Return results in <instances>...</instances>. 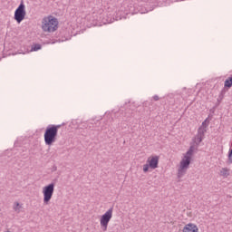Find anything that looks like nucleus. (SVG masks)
Instances as JSON below:
<instances>
[{"label":"nucleus","instance_id":"obj_1","mask_svg":"<svg viewBox=\"0 0 232 232\" xmlns=\"http://www.w3.org/2000/svg\"><path fill=\"white\" fill-rule=\"evenodd\" d=\"M193 151H195V147L190 146L189 150L186 152L184 158L181 160L178 170L179 179H181V177L186 175V171H188V168H189V164H191V157H193Z\"/></svg>","mask_w":232,"mask_h":232},{"label":"nucleus","instance_id":"obj_2","mask_svg":"<svg viewBox=\"0 0 232 232\" xmlns=\"http://www.w3.org/2000/svg\"><path fill=\"white\" fill-rule=\"evenodd\" d=\"M61 125H49L44 134V143L46 146H52L57 140V133Z\"/></svg>","mask_w":232,"mask_h":232},{"label":"nucleus","instance_id":"obj_3","mask_svg":"<svg viewBox=\"0 0 232 232\" xmlns=\"http://www.w3.org/2000/svg\"><path fill=\"white\" fill-rule=\"evenodd\" d=\"M59 26V21L57 18L50 15L43 18L42 20V30L44 32H47L48 34H52L55 32Z\"/></svg>","mask_w":232,"mask_h":232},{"label":"nucleus","instance_id":"obj_4","mask_svg":"<svg viewBox=\"0 0 232 232\" xmlns=\"http://www.w3.org/2000/svg\"><path fill=\"white\" fill-rule=\"evenodd\" d=\"M53 191H55V183H50L43 188L44 206H48L50 204V200H52V198L53 197Z\"/></svg>","mask_w":232,"mask_h":232},{"label":"nucleus","instance_id":"obj_5","mask_svg":"<svg viewBox=\"0 0 232 232\" xmlns=\"http://www.w3.org/2000/svg\"><path fill=\"white\" fill-rule=\"evenodd\" d=\"M113 217V208H109L101 218L100 225L102 231H108V224H110V220Z\"/></svg>","mask_w":232,"mask_h":232},{"label":"nucleus","instance_id":"obj_6","mask_svg":"<svg viewBox=\"0 0 232 232\" xmlns=\"http://www.w3.org/2000/svg\"><path fill=\"white\" fill-rule=\"evenodd\" d=\"M26 16V10L24 6V3L21 2L19 6L14 11V19L17 23H21L24 20V17Z\"/></svg>","mask_w":232,"mask_h":232},{"label":"nucleus","instance_id":"obj_7","mask_svg":"<svg viewBox=\"0 0 232 232\" xmlns=\"http://www.w3.org/2000/svg\"><path fill=\"white\" fill-rule=\"evenodd\" d=\"M206 124V121L202 122V125L198 129V134L195 137V144L198 146L202 140L206 138V131H208V127L204 126Z\"/></svg>","mask_w":232,"mask_h":232},{"label":"nucleus","instance_id":"obj_8","mask_svg":"<svg viewBox=\"0 0 232 232\" xmlns=\"http://www.w3.org/2000/svg\"><path fill=\"white\" fill-rule=\"evenodd\" d=\"M147 162L151 169H157L159 168V156L149 158Z\"/></svg>","mask_w":232,"mask_h":232},{"label":"nucleus","instance_id":"obj_9","mask_svg":"<svg viewBox=\"0 0 232 232\" xmlns=\"http://www.w3.org/2000/svg\"><path fill=\"white\" fill-rule=\"evenodd\" d=\"M183 232H198V227L193 223H188L183 227Z\"/></svg>","mask_w":232,"mask_h":232},{"label":"nucleus","instance_id":"obj_10","mask_svg":"<svg viewBox=\"0 0 232 232\" xmlns=\"http://www.w3.org/2000/svg\"><path fill=\"white\" fill-rule=\"evenodd\" d=\"M99 124H101V121H92V122H89L86 126L87 130H96V131H100L101 129L97 128L99 126Z\"/></svg>","mask_w":232,"mask_h":232},{"label":"nucleus","instance_id":"obj_11","mask_svg":"<svg viewBox=\"0 0 232 232\" xmlns=\"http://www.w3.org/2000/svg\"><path fill=\"white\" fill-rule=\"evenodd\" d=\"M13 209L14 213H20L21 209H23V204H20L19 202L15 201L13 205Z\"/></svg>","mask_w":232,"mask_h":232},{"label":"nucleus","instance_id":"obj_12","mask_svg":"<svg viewBox=\"0 0 232 232\" xmlns=\"http://www.w3.org/2000/svg\"><path fill=\"white\" fill-rule=\"evenodd\" d=\"M221 177H224V179H227L230 175L229 169L227 168H222L220 170Z\"/></svg>","mask_w":232,"mask_h":232},{"label":"nucleus","instance_id":"obj_13","mask_svg":"<svg viewBox=\"0 0 232 232\" xmlns=\"http://www.w3.org/2000/svg\"><path fill=\"white\" fill-rule=\"evenodd\" d=\"M232 86V76L231 77H228L226 81H225V83H224V87L225 88H231Z\"/></svg>","mask_w":232,"mask_h":232},{"label":"nucleus","instance_id":"obj_14","mask_svg":"<svg viewBox=\"0 0 232 232\" xmlns=\"http://www.w3.org/2000/svg\"><path fill=\"white\" fill-rule=\"evenodd\" d=\"M227 164H232V149H230L228 151V159L227 160Z\"/></svg>","mask_w":232,"mask_h":232},{"label":"nucleus","instance_id":"obj_15","mask_svg":"<svg viewBox=\"0 0 232 232\" xmlns=\"http://www.w3.org/2000/svg\"><path fill=\"white\" fill-rule=\"evenodd\" d=\"M41 48H42L41 44H35L33 45L32 51L33 52H37L38 50H41Z\"/></svg>","mask_w":232,"mask_h":232},{"label":"nucleus","instance_id":"obj_16","mask_svg":"<svg viewBox=\"0 0 232 232\" xmlns=\"http://www.w3.org/2000/svg\"><path fill=\"white\" fill-rule=\"evenodd\" d=\"M149 170H150V164L143 165L144 173H148Z\"/></svg>","mask_w":232,"mask_h":232},{"label":"nucleus","instance_id":"obj_17","mask_svg":"<svg viewBox=\"0 0 232 232\" xmlns=\"http://www.w3.org/2000/svg\"><path fill=\"white\" fill-rule=\"evenodd\" d=\"M152 99L153 101H159L160 98L159 97V95H154Z\"/></svg>","mask_w":232,"mask_h":232},{"label":"nucleus","instance_id":"obj_18","mask_svg":"<svg viewBox=\"0 0 232 232\" xmlns=\"http://www.w3.org/2000/svg\"><path fill=\"white\" fill-rule=\"evenodd\" d=\"M220 101H222V98L218 99V102L220 104Z\"/></svg>","mask_w":232,"mask_h":232},{"label":"nucleus","instance_id":"obj_19","mask_svg":"<svg viewBox=\"0 0 232 232\" xmlns=\"http://www.w3.org/2000/svg\"><path fill=\"white\" fill-rule=\"evenodd\" d=\"M107 23H111V21H107Z\"/></svg>","mask_w":232,"mask_h":232}]
</instances>
